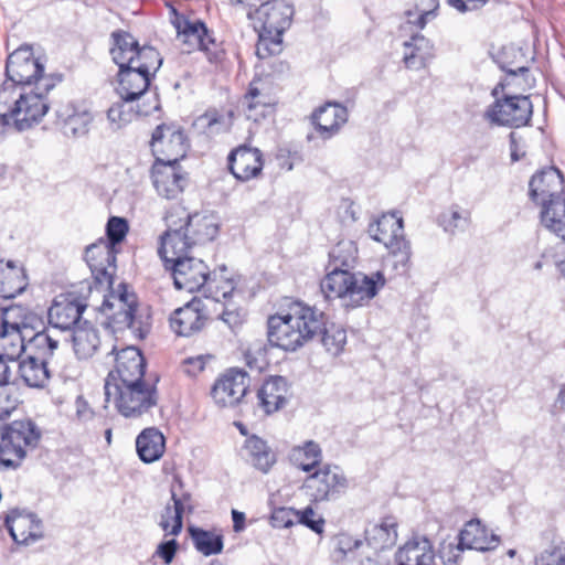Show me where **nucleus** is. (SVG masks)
Masks as SVG:
<instances>
[{
  "mask_svg": "<svg viewBox=\"0 0 565 565\" xmlns=\"http://www.w3.org/2000/svg\"><path fill=\"white\" fill-rule=\"evenodd\" d=\"M111 36L115 43L111 55L119 67L116 90L126 102L139 100L147 94L162 57L153 46H140L128 32L117 31Z\"/></svg>",
  "mask_w": 565,
  "mask_h": 565,
  "instance_id": "1",
  "label": "nucleus"
},
{
  "mask_svg": "<svg viewBox=\"0 0 565 565\" xmlns=\"http://www.w3.org/2000/svg\"><path fill=\"white\" fill-rule=\"evenodd\" d=\"M206 319L207 316L203 302L198 298H193L183 307L173 311L170 317V327L175 334L190 337L204 327Z\"/></svg>",
  "mask_w": 565,
  "mask_h": 565,
  "instance_id": "23",
  "label": "nucleus"
},
{
  "mask_svg": "<svg viewBox=\"0 0 565 565\" xmlns=\"http://www.w3.org/2000/svg\"><path fill=\"white\" fill-rule=\"evenodd\" d=\"M533 105L529 96L513 95L498 99L486 113L487 118L497 125L523 127L532 118Z\"/></svg>",
  "mask_w": 565,
  "mask_h": 565,
  "instance_id": "12",
  "label": "nucleus"
},
{
  "mask_svg": "<svg viewBox=\"0 0 565 565\" xmlns=\"http://www.w3.org/2000/svg\"><path fill=\"white\" fill-rule=\"evenodd\" d=\"M316 512L311 507H307L302 511L296 513V520L298 523L309 527L313 532L321 534L323 532L324 520L322 518L315 519Z\"/></svg>",
  "mask_w": 565,
  "mask_h": 565,
  "instance_id": "58",
  "label": "nucleus"
},
{
  "mask_svg": "<svg viewBox=\"0 0 565 565\" xmlns=\"http://www.w3.org/2000/svg\"><path fill=\"white\" fill-rule=\"evenodd\" d=\"M179 211L178 220L185 232L190 235V239L193 245L204 244L215 238L218 232V226L207 216H201L200 214H189L184 209L178 207Z\"/></svg>",
  "mask_w": 565,
  "mask_h": 565,
  "instance_id": "28",
  "label": "nucleus"
},
{
  "mask_svg": "<svg viewBox=\"0 0 565 565\" xmlns=\"http://www.w3.org/2000/svg\"><path fill=\"white\" fill-rule=\"evenodd\" d=\"M4 524L17 544L30 545L43 537L42 521L34 513L12 510Z\"/></svg>",
  "mask_w": 565,
  "mask_h": 565,
  "instance_id": "22",
  "label": "nucleus"
},
{
  "mask_svg": "<svg viewBox=\"0 0 565 565\" xmlns=\"http://www.w3.org/2000/svg\"><path fill=\"white\" fill-rule=\"evenodd\" d=\"M151 179L157 193L168 200L177 199L188 184V173L179 163L154 161Z\"/></svg>",
  "mask_w": 565,
  "mask_h": 565,
  "instance_id": "19",
  "label": "nucleus"
},
{
  "mask_svg": "<svg viewBox=\"0 0 565 565\" xmlns=\"http://www.w3.org/2000/svg\"><path fill=\"white\" fill-rule=\"evenodd\" d=\"M243 107L248 119L257 121L259 117H264L273 100L267 93L265 83L262 79H253L243 98Z\"/></svg>",
  "mask_w": 565,
  "mask_h": 565,
  "instance_id": "36",
  "label": "nucleus"
},
{
  "mask_svg": "<svg viewBox=\"0 0 565 565\" xmlns=\"http://www.w3.org/2000/svg\"><path fill=\"white\" fill-rule=\"evenodd\" d=\"M320 136L324 139L332 137L348 120V109L337 103H327L312 115Z\"/></svg>",
  "mask_w": 565,
  "mask_h": 565,
  "instance_id": "30",
  "label": "nucleus"
},
{
  "mask_svg": "<svg viewBox=\"0 0 565 565\" xmlns=\"http://www.w3.org/2000/svg\"><path fill=\"white\" fill-rule=\"evenodd\" d=\"M173 25L177 30L178 41L188 46L186 52L199 50L205 54L211 64L223 63L226 56L225 50L203 21L196 18L175 15Z\"/></svg>",
  "mask_w": 565,
  "mask_h": 565,
  "instance_id": "8",
  "label": "nucleus"
},
{
  "mask_svg": "<svg viewBox=\"0 0 565 565\" xmlns=\"http://www.w3.org/2000/svg\"><path fill=\"white\" fill-rule=\"evenodd\" d=\"M358 259V248L352 241H340L329 252L328 273H351Z\"/></svg>",
  "mask_w": 565,
  "mask_h": 565,
  "instance_id": "43",
  "label": "nucleus"
},
{
  "mask_svg": "<svg viewBox=\"0 0 565 565\" xmlns=\"http://www.w3.org/2000/svg\"><path fill=\"white\" fill-rule=\"evenodd\" d=\"M136 449L141 461L154 462L164 454L166 438L156 427L145 428L136 438Z\"/></svg>",
  "mask_w": 565,
  "mask_h": 565,
  "instance_id": "33",
  "label": "nucleus"
},
{
  "mask_svg": "<svg viewBox=\"0 0 565 565\" xmlns=\"http://www.w3.org/2000/svg\"><path fill=\"white\" fill-rule=\"evenodd\" d=\"M321 323V311L296 301L268 317L267 338L273 347L294 352L316 337Z\"/></svg>",
  "mask_w": 565,
  "mask_h": 565,
  "instance_id": "2",
  "label": "nucleus"
},
{
  "mask_svg": "<svg viewBox=\"0 0 565 565\" xmlns=\"http://www.w3.org/2000/svg\"><path fill=\"white\" fill-rule=\"evenodd\" d=\"M18 366L21 379L30 387L42 388L50 381L47 361L41 360L40 356L28 355Z\"/></svg>",
  "mask_w": 565,
  "mask_h": 565,
  "instance_id": "42",
  "label": "nucleus"
},
{
  "mask_svg": "<svg viewBox=\"0 0 565 565\" xmlns=\"http://www.w3.org/2000/svg\"><path fill=\"white\" fill-rule=\"evenodd\" d=\"M365 541L375 551L394 546L397 541V522L395 518L386 516L380 523L370 524L365 529Z\"/></svg>",
  "mask_w": 565,
  "mask_h": 565,
  "instance_id": "35",
  "label": "nucleus"
},
{
  "mask_svg": "<svg viewBox=\"0 0 565 565\" xmlns=\"http://www.w3.org/2000/svg\"><path fill=\"white\" fill-rule=\"evenodd\" d=\"M150 147L156 161L179 163L185 157L189 143L181 127L161 124L152 132Z\"/></svg>",
  "mask_w": 565,
  "mask_h": 565,
  "instance_id": "11",
  "label": "nucleus"
},
{
  "mask_svg": "<svg viewBox=\"0 0 565 565\" xmlns=\"http://www.w3.org/2000/svg\"><path fill=\"white\" fill-rule=\"evenodd\" d=\"M509 138H510L511 160L513 162H516V161L521 160L522 158H524L525 150H524L523 145L521 143V137L516 132H514V131L510 132Z\"/></svg>",
  "mask_w": 565,
  "mask_h": 565,
  "instance_id": "62",
  "label": "nucleus"
},
{
  "mask_svg": "<svg viewBox=\"0 0 565 565\" xmlns=\"http://www.w3.org/2000/svg\"><path fill=\"white\" fill-rule=\"evenodd\" d=\"M7 79L1 87H31L50 92L61 82V76L45 75L44 66L34 57L30 46H21L12 52L6 65Z\"/></svg>",
  "mask_w": 565,
  "mask_h": 565,
  "instance_id": "5",
  "label": "nucleus"
},
{
  "mask_svg": "<svg viewBox=\"0 0 565 565\" xmlns=\"http://www.w3.org/2000/svg\"><path fill=\"white\" fill-rule=\"evenodd\" d=\"M43 89L0 87V114L9 118L12 129L23 131L40 122L50 106Z\"/></svg>",
  "mask_w": 565,
  "mask_h": 565,
  "instance_id": "4",
  "label": "nucleus"
},
{
  "mask_svg": "<svg viewBox=\"0 0 565 565\" xmlns=\"http://www.w3.org/2000/svg\"><path fill=\"white\" fill-rule=\"evenodd\" d=\"M297 510L292 508H276L270 515V524L277 529H287L294 525Z\"/></svg>",
  "mask_w": 565,
  "mask_h": 565,
  "instance_id": "56",
  "label": "nucleus"
},
{
  "mask_svg": "<svg viewBox=\"0 0 565 565\" xmlns=\"http://www.w3.org/2000/svg\"><path fill=\"white\" fill-rule=\"evenodd\" d=\"M171 499L173 505H167L164 508L159 525L164 531L166 535L178 536L183 526L184 500H188L189 495H184L183 499H181L172 491Z\"/></svg>",
  "mask_w": 565,
  "mask_h": 565,
  "instance_id": "46",
  "label": "nucleus"
},
{
  "mask_svg": "<svg viewBox=\"0 0 565 565\" xmlns=\"http://www.w3.org/2000/svg\"><path fill=\"white\" fill-rule=\"evenodd\" d=\"M0 419V471L17 469L28 449L36 447L41 434L31 420H14L3 426Z\"/></svg>",
  "mask_w": 565,
  "mask_h": 565,
  "instance_id": "7",
  "label": "nucleus"
},
{
  "mask_svg": "<svg viewBox=\"0 0 565 565\" xmlns=\"http://www.w3.org/2000/svg\"><path fill=\"white\" fill-rule=\"evenodd\" d=\"M404 45L411 49L409 52L404 54V63L407 68L419 70L425 67L428 60L433 56L431 45L429 41L423 35H414L411 42H405Z\"/></svg>",
  "mask_w": 565,
  "mask_h": 565,
  "instance_id": "48",
  "label": "nucleus"
},
{
  "mask_svg": "<svg viewBox=\"0 0 565 565\" xmlns=\"http://www.w3.org/2000/svg\"><path fill=\"white\" fill-rule=\"evenodd\" d=\"M500 544V537L489 530L479 519L468 521L458 535L457 548L463 551H492Z\"/></svg>",
  "mask_w": 565,
  "mask_h": 565,
  "instance_id": "26",
  "label": "nucleus"
},
{
  "mask_svg": "<svg viewBox=\"0 0 565 565\" xmlns=\"http://www.w3.org/2000/svg\"><path fill=\"white\" fill-rule=\"evenodd\" d=\"M76 415L79 419L86 420L93 416L92 409L88 407L87 402L82 397L78 396L76 398Z\"/></svg>",
  "mask_w": 565,
  "mask_h": 565,
  "instance_id": "64",
  "label": "nucleus"
},
{
  "mask_svg": "<svg viewBox=\"0 0 565 565\" xmlns=\"http://www.w3.org/2000/svg\"><path fill=\"white\" fill-rule=\"evenodd\" d=\"M529 188L531 199L537 204L564 196V179L561 171L554 167L534 174Z\"/></svg>",
  "mask_w": 565,
  "mask_h": 565,
  "instance_id": "25",
  "label": "nucleus"
},
{
  "mask_svg": "<svg viewBox=\"0 0 565 565\" xmlns=\"http://www.w3.org/2000/svg\"><path fill=\"white\" fill-rule=\"evenodd\" d=\"M397 565H436L431 542L425 537H414L396 553Z\"/></svg>",
  "mask_w": 565,
  "mask_h": 565,
  "instance_id": "29",
  "label": "nucleus"
},
{
  "mask_svg": "<svg viewBox=\"0 0 565 565\" xmlns=\"http://www.w3.org/2000/svg\"><path fill=\"white\" fill-rule=\"evenodd\" d=\"M167 269L171 271L175 288L189 292L202 291L210 274L207 265L195 257L181 258Z\"/></svg>",
  "mask_w": 565,
  "mask_h": 565,
  "instance_id": "17",
  "label": "nucleus"
},
{
  "mask_svg": "<svg viewBox=\"0 0 565 565\" xmlns=\"http://www.w3.org/2000/svg\"><path fill=\"white\" fill-rule=\"evenodd\" d=\"M294 466L302 471L309 472L320 465L322 460V451L320 446L312 441H306L302 446H296L289 455Z\"/></svg>",
  "mask_w": 565,
  "mask_h": 565,
  "instance_id": "47",
  "label": "nucleus"
},
{
  "mask_svg": "<svg viewBox=\"0 0 565 565\" xmlns=\"http://www.w3.org/2000/svg\"><path fill=\"white\" fill-rule=\"evenodd\" d=\"M244 448L247 460L263 473H267L277 461L276 454L264 439L256 435L245 440Z\"/></svg>",
  "mask_w": 565,
  "mask_h": 565,
  "instance_id": "40",
  "label": "nucleus"
},
{
  "mask_svg": "<svg viewBox=\"0 0 565 565\" xmlns=\"http://www.w3.org/2000/svg\"><path fill=\"white\" fill-rule=\"evenodd\" d=\"M17 398L8 385H0V419H7L17 407Z\"/></svg>",
  "mask_w": 565,
  "mask_h": 565,
  "instance_id": "59",
  "label": "nucleus"
},
{
  "mask_svg": "<svg viewBox=\"0 0 565 565\" xmlns=\"http://www.w3.org/2000/svg\"><path fill=\"white\" fill-rule=\"evenodd\" d=\"M25 351L24 337L17 323H9L4 312H0V356L12 363Z\"/></svg>",
  "mask_w": 565,
  "mask_h": 565,
  "instance_id": "32",
  "label": "nucleus"
},
{
  "mask_svg": "<svg viewBox=\"0 0 565 565\" xmlns=\"http://www.w3.org/2000/svg\"><path fill=\"white\" fill-rule=\"evenodd\" d=\"M361 545L362 541L355 540L347 534H341L337 537L335 547L332 555L335 561H342L349 552L359 548Z\"/></svg>",
  "mask_w": 565,
  "mask_h": 565,
  "instance_id": "57",
  "label": "nucleus"
},
{
  "mask_svg": "<svg viewBox=\"0 0 565 565\" xmlns=\"http://www.w3.org/2000/svg\"><path fill=\"white\" fill-rule=\"evenodd\" d=\"M438 223L444 231L454 234L458 230H465L470 224V212L452 204L438 216Z\"/></svg>",
  "mask_w": 565,
  "mask_h": 565,
  "instance_id": "49",
  "label": "nucleus"
},
{
  "mask_svg": "<svg viewBox=\"0 0 565 565\" xmlns=\"http://www.w3.org/2000/svg\"><path fill=\"white\" fill-rule=\"evenodd\" d=\"M212 359V355H196V356H189L186 358L183 363H182V367H183V371L184 373H186L188 375L190 376H196L199 373H201L205 365H206V362L210 361Z\"/></svg>",
  "mask_w": 565,
  "mask_h": 565,
  "instance_id": "60",
  "label": "nucleus"
},
{
  "mask_svg": "<svg viewBox=\"0 0 565 565\" xmlns=\"http://www.w3.org/2000/svg\"><path fill=\"white\" fill-rule=\"evenodd\" d=\"M287 382L282 376L266 380L257 392L258 405L269 415L280 409L286 403Z\"/></svg>",
  "mask_w": 565,
  "mask_h": 565,
  "instance_id": "31",
  "label": "nucleus"
},
{
  "mask_svg": "<svg viewBox=\"0 0 565 565\" xmlns=\"http://www.w3.org/2000/svg\"><path fill=\"white\" fill-rule=\"evenodd\" d=\"M221 319L234 330L243 323L244 316L239 311L225 309Z\"/></svg>",
  "mask_w": 565,
  "mask_h": 565,
  "instance_id": "63",
  "label": "nucleus"
},
{
  "mask_svg": "<svg viewBox=\"0 0 565 565\" xmlns=\"http://www.w3.org/2000/svg\"><path fill=\"white\" fill-rule=\"evenodd\" d=\"M227 161L231 173L236 180L243 182L257 178L264 167L262 151L246 145L232 150L227 157Z\"/></svg>",
  "mask_w": 565,
  "mask_h": 565,
  "instance_id": "21",
  "label": "nucleus"
},
{
  "mask_svg": "<svg viewBox=\"0 0 565 565\" xmlns=\"http://www.w3.org/2000/svg\"><path fill=\"white\" fill-rule=\"evenodd\" d=\"M26 287V277L23 268L13 260L0 259V297L4 299L14 298Z\"/></svg>",
  "mask_w": 565,
  "mask_h": 565,
  "instance_id": "37",
  "label": "nucleus"
},
{
  "mask_svg": "<svg viewBox=\"0 0 565 565\" xmlns=\"http://www.w3.org/2000/svg\"><path fill=\"white\" fill-rule=\"evenodd\" d=\"M367 232L372 239L382 243L396 263L407 268L411 259V246L404 237L403 220L395 214H383L369 225Z\"/></svg>",
  "mask_w": 565,
  "mask_h": 565,
  "instance_id": "10",
  "label": "nucleus"
},
{
  "mask_svg": "<svg viewBox=\"0 0 565 565\" xmlns=\"http://www.w3.org/2000/svg\"><path fill=\"white\" fill-rule=\"evenodd\" d=\"M179 544L174 539L161 542L154 552V556L161 558L166 564H170L175 556Z\"/></svg>",
  "mask_w": 565,
  "mask_h": 565,
  "instance_id": "61",
  "label": "nucleus"
},
{
  "mask_svg": "<svg viewBox=\"0 0 565 565\" xmlns=\"http://www.w3.org/2000/svg\"><path fill=\"white\" fill-rule=\"evenodd\" d=\"M58 342L46 331L35 333L25 344V351L30 356H40L41 360L49 361L57 349Z\"/></svg>",
  "mask_w": 565,
  "mask_h": 565,
  "instance_id": "50",
  "label": "nucleus"
},
{
  "mask_svg": "<svg viewBox=\"0 0 565 565\" xmlns=\"http://www.w3.org/2000/svg\"><path fill=\"white\" fill-rule=\"evenodd\" d=\"M524 58L521 49L515 46H505L502 49L498 57V64L502 71L509 75L524 74L529 72L525 63H520L518 60Z\"/></svg>",
  "mask_w": 565,
  "mask_h": 565,
  "instance_id": "51",
  "label": "nucleus"
},
{
  "mask_svg": "<svg viewBox=\"0 0 565 565\" xmlns=\"http://www.w3.org/2000/svg\"><path fill=\"white\" fill-rule=\"evenodd\" d=\"M321 328L316 337H320L322 345L333 355H339L347 343L345 329L334 322H329L327 316L321 312Z\"/></svg>",
  "mask_w": 565,
  "mask_h": 565,
  "instance_id": "45",
  "label": "nucleus"
},
{
  "mask_svg": "<svg viewBox=\"0 0 565 565\" xmlns=\"http://www.w3.org/2000/svg\"><path fill=\"white\" fill-rule=\"evenodd\" d=\"M131 103L132 102H126L121 99V102H118L109 107L107 110V119L111 129H120L131 122L136 117L149 116L160 108V103L156 94L153 95L151 103L147 105L138 104L136 109L132 108Z\"/></svg>",
  "mask_w": 565,
  "mask_h": 565,
  "instance_id": "27",
  "label": "nucleus"
},
{
  "mask_svg": "<svg viewBox=\"0 0 565 565\" xmlns=\"http://www.w3.org/2000/svg\"><path fill=\"white\" fill-rule=\"evenodd\" d=\"M146 361L139 349L126 347L116 352L115 367L111 370L105 384L146 381Z\"/></svg>",
  "mask_w": 565,
  "mask_h": 565,
  "instance_id": "18",
  "label": "nucleus"
},
{
  "mask_svg": "<svg viewBox=\"0 0 565 565\" xmlns=\"http://www.w3.org/2000/svg\"><path fill=\"white\" fill-rule=\"evenodd\" d=\"M194 548L204 556L221 554L224 548V535L222 530H204L199 526L188 529Z\"/></svg>",
  "mask_w": 565,
  "mask_h": 565,
  "instance_id": "39",
  "label": "nucleus"
},
{
  "mask_svg": "<svg viewBox=\"0 0 565 565\" xmlns=\"http://www.w3.org/2000/svg\"><path fill=\"white\" fill-rule=\"evenodd\" d=\"M542 205L541 220L543 225L556 236L565 241V196L548 199Z\"/></svg>",
  "mask_w": 565,
  "mask_h": 565,
  "instance_id": "44",
  "label": "nucleus"
},
{
  "mask_svg": "<svg viewBox=\"0 0 565 565\" xmlns=\"http://www.w3.org/2000/svg\"><path fill=\"white\" fill-rule=\"evenodd\" d=\"M137 297L127 290L125 284L118 286V290L111 291L102 305V311L111 320L118 329L129 328L140 339H143L149 331L148 324L138 320Z\"/></svg>",
  "mask_w": 565,
  "mask_h": 565,
  "instance_id": "9",
  "label": "nucleus"
},
{
  "mask_svg": "<svg viewBox=\"0 0 565 565\" xmlns=\"http://www.w3.org/2000/svg\"><path fill=\"white\" fill-rule=\"evenodd\" d=\"M56 115L63 122L64 134L73 137L85 135L93 120V115L88 110L77 109L71 104L61 106Z\"/></svg>",
  "mask_w": 565,
  "mask_h": 565,
  "instance_id": "38",
  "label": "nucleus"
},
{
  "mask_svg": "<svg viewBox=\"0 0 565 565\" xmlns=\"http://www.w3.org/2000/svg\"><path fill=\"white\" fill-rule=\"evenodd\" d=\"M294 7L285 0H266L258 8L248 10L247 17L260 22L265 34L282 35L290 26Z\"/></svg>",
  "mask_w": 565,
  "mask_h": 565,
  "instance_id": "15",
  "label": "nucleus"
},
{
  "mask_svg": "<svg viewBox=\"0 0 565 565\" xmlns=\"http://www.w3.org/2000/svg\"><path fill=\"white\" fill-rule=\"evenodd\" d=\"M85 308L86 303L74 294L60 295L49 309V322L55 329L70 330L79 321Z\"/></svg>",
  "mask_w": 565,
  "mask_h": 565,
  "instance_id": "24",
  "label": "nucleus"
},
{
  "mask_svg": "<svg viewBox=\"0 0 565 565\" xmlns=\"http://www.w3.org/2000/svg\"><path fill=\"white\" fill-rule=\"evenodd\" d=\"M438 7V0H420L416 6L418 17L416 20L408 19V22L415 24L419 29H424L427 24V21L430 18H435ZM407 15L411 18L413 13L408 11Z\"/></svg>",
  "mask_w": 565,
  "mask_h": 565,
  "instance_id": "55",
  "label": "nucleus"
},
{
  "mask_svg": "<svg viewBox=\"0 0 565 565\" xmlns=\"http://www.w3.org/2000/svg\"><path fill=\"white\" fill-rule=\"evenodd\" d=\"M177 216H179V211L175 210L167 214L168 230L160 235L158 254L166 268L181 258L189 257L188 252L194 246Z\"/></svg>",
  "mask_w": 565,
  "mask_h": 565,
  "instance_id": "13",
  "label": "nucleus"
},
{
  "mask_svg": "<svg viewBox=\"0 0 565 565\" xmlns=\"http://www.w3.org/2000/svg\"><path fill=\"white\" fill-rule=\"evenodd\" d=\"M104 388L106 401L113 402L118 413L127 418L140 417L158 403L157 386L147 381L105 384Z\"/></svg>",
  "mask_w": 565,
  "mask_h": 565,
  "instance_id": "6",
  "label": "nucleus"
},
{
  "mask_svg": "<svg viewBox=\"0 0 565 565\" xmlns=\"http://www.w3.org/2000/svg\"><path fill=\"white\" fill-rule=\"evenodd\" d=\"M344 487L345 478L338 471V468L332 469L330 466H324L305 479L302 489L312 501L320 502L331 499Z\"/></svg>",
  "mask_w": 565,
  "mask_h": 565,
  "instance_id": "20",
  "label": "nucleus"
},
{
  "mask_svg": "<svg viewBox=\"0 0 565 565\" xmlns=\"http://www.w3.org/2000/svg\"><path fill=\"white\" fill-rule=\"evenodd\" d=\"M281 36L282 35L265 34V31H260L259 40L256 45L257 56L263 60L278 54L281 51Z\"/></svg>",
  "mask_w": 565,
  "mask_h": 565,
  "instance_id": "54",
  "label": "nucleus"
},
{
  "mask_svg": "<svg viewBox=\"0 0 565 565\" xmlns=\"http://www.w3.org/2000/svg\"><path fill=\"white\" fill-rule=\"evenodd\" d=\"M117 252L103 238L86 247L85 260L98 285L111 288L116 273Z\"/></svg>",
  "mask_w": 565,
  "mask_h": 565,
  "instance_id": "16",
  "label": "nucleus"
},
{
  "mask_svg": "<svg viewBox=\"0 0 565 565\" xmlns=\"http://www.w3.org/2000/svg\"><path fill=\"white\" fill-rule=\"evenodd\" d=\"M249 380L247 372L236 367L228 369L213 384L211 396L220 407L236 406L246 395Z\"/></svg>",
  "mask_w": 565,
  "mask_h": 565,
  "instance_id": "14",
  "label": "nucleus"
},
{
  "mask_svg": "<svg viewBox=\"0 0 565 565\" xmlns=\"http://www.w3.org/2000/svg\"><path fill=\"white\" fill-rule=\"evenodd\" d=\"M129 231V225L126 218L119 216H111L106 224V243L116 248V245L121 243Z\"/></svg>",
  "mask_w": 565,
  "mask_h": 565,
  "instance_id": "53",
  "label": "nucleus"
},
{
  "mask_svg": "<svg viewBox=\"0 0 565 565\" xmlns=\"http://www.w3.org/2000/svg\"><path fill=\"white\" fill-rule=\"evenodd\" d=\"M386 284L381 271L371 275L363 273H328L320 282L326 298H340L345 307L356 308L373 299Z\"/></svg>",
  "mask_w": 565,
  "mask_h": 565,
  "instance_id": "3",
  "label": "nucleus"
},
{
  "mask_svg": "<svg viewBox=\"0 0 565 565\" xmlns=\"http://www.w3.org/2000/svg\"><path fill=\"white\" fill-rule=\"evenodd\" d=\"M73 350L81 360L92 358L100 347V338L98 330L85 322L72 331Z\"/></svg>",
  "mask_w": 565,
  "mask_h": 565,
  "instance_id": "41",
  "label": "nucleus"
},
{
  "mask_svg": "<svg viewBox=\"0 0 565 565\" xmlns=\"http://www.w3.org/2000/svg\"><path fill=\"white\" fill-rule=\"evenodd\" d=\"M534 565H565V542H554L534 557Z\"/></svg>",
  "mask_w": 565,
  "mask_h": 565,
  "instance_id": "52",
  "label": "nucleus"
},
{
  "mask_svg": "<svg viewBox=\"0 0 565 565\" xmlns=\"http://www.w3.org/2000/svg\"><path fill=\"white\" fill-rule=\"evenodd\" d=\"M236 289V281L228 275L225 265L210 271L206 282L203 287V295L216 302L227 301Z\"/></svg>",
  "mask_w": 565,
  "mask_h": 565,
  "instance_id": "34",
  "label": "nucleus"
}]
</instances>
